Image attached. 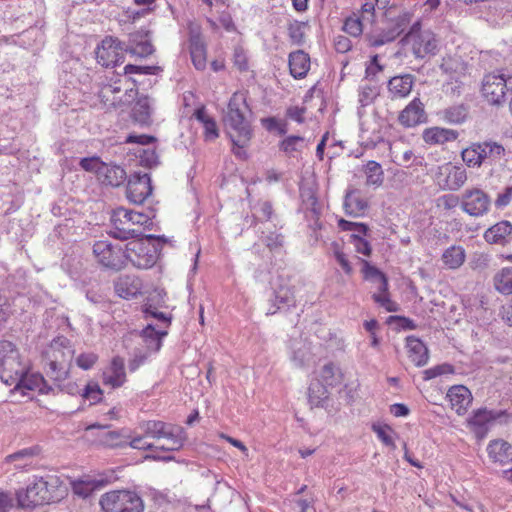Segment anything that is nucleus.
Instances as JSON below:
<instances>
[{"instance_id": "obj_10", "label": "nucleus", "mask_w": 512, "mask_h": 512, "mask_svg": "<svg viewBox=\"0 0 512 512\" xmlns=\"http://www.w3.org/2000/svg\"><path fill=\"white\" fill-rule=\"evenodd\" d=\"M268 315H273L282 309H289L296 306L294 286L288 278L279 276L273 285V298L270 300Z\"/></svg>"}, {"instance_id": "obj_3", "label": "nucleus", "mask_w": 512, "mask_h": 512, "mask_svg": "<svg viewBox=\"0 0 512 512\" xmlns=\"http://www.w3.org/2000/svg\"><path fill=\"white\" fill-rule=\"evenodd\" d=\"M27 364L23 361L18 348L10 341H0V379L11 386L26 372Z\"/></svg>"}, {"instance_id": "obj_32", "label": "nucleus", "mask_w": 512, "mask_h": 512, "mask_svg": "<svg viewBox=\"0 0 512 512\" xmlns=\"http://www.w3.org/2000/svg\"><path fill=\"white\" fill-rule=\"evenodd\" d=\"M457 137V131L439 127L426 129L423 133V139L427 143H444L447 141L455 140Z\"/></svg>"}, {"instance_id": "obj_37", "label": "nucleus", "mask_w": 512, "mask_h": 512, "mask_svg": "<svg viewBox=\"0 0 512 512\" xmlns=\"http://www.w3.org/2000/svg\"><path fill=\"white\" fill-rule=\"evenodd\" d=\"M496 291L503 295L512 294V267H504L493 277Z\"/></svg>"}, {"instance_id": "obj_12", "label": "nucleus", "mask_w": 512, "mask_h": 512, "mask_svg": "<svg viewBox=\"0 0 512 512\" xmlns=\"http://www.w3.org/2000/svg\"><path fill=\"white\" fill-rule=\"evenodd\" d=\"M151 193V179L147 173L135 172L129 177L126 195L130 202L142 204Z\"/></svg>"}, {"instance_id": "obj_60", "label": "nucleus", "mask_w": 512, "mask_h": 512, "mask_svg": "<svg viewBox=\"0 0 512 512\" xmlns=\"http://www.w3.org/2000/svg\"><path fill=\"white\" fill-rule=\"evenodd\" d=\"M397 37V33L390 31L381 35H372L368 37V44L371 47H380L385 43L392 42Z\"/></svg>"}, {"instance_id": "obj_57", "label": "nucleus", "mask_w": 512, "mask_h": 512, "mask_svg": "<svg viewBox=\"0 0 512 512\" xmlns=\"http://www.w3.org/2000/svg\"><path fill=\"white\" fill-rule=\"evenodd\" d=\"M343 29L346 33L354 37L361 35L363 31L360 19L354 17H348L345 20Z\"/></svg>"}, {"instance_id": "obj_13", "label": "nucleus", "mask_w": 512, "mask_h": 512, "mask_svg": "<svg viewBox=\"0 0 512 512\" xmlns=\"http://www.w3.org/2000/svg\"><path fill=\"white\" fill-rule=\"evenodd\" d=\"M122 84L123 80L120 78H117L115 80L111 79L108 82L100 83L98 97L100 98L104 106H106L107 108H115L126 102H129L128 99H124L126 93H122Z\"/></svg>"}, {"instance_id": "obj_51", "label": "nucleus", "mask_w": 512, "mask_h": 512, "mask_svg": "<svg viewBox=\"0 0 512 512\" xmlns=\"http://www.w3.org/2000/svg\"><path fill=\"white\" fill-rule=\"evenodd\" d=\"M255 216L261 222L273 220L274 210L269 201H259L255 206Z\"/></svg>"}, {"instance_id": "obj_25", "label": "nucleus", "mask_w": 512, "mask_h": 512, "mask_svg": "<svg viewBox=\"0 0 512 512\" xmlns=\"http://www.w3.org/2000/svg\"><path fill=\"white\" fill-rule=\"evenodd\" d=\"M127 178L123 167L116 164L105 163L100 170L99 182L106 186L119 187Z\"/></svg>"}, {"instance_id": "obj_6", "label": "nucleus", "mask_w": 512, "mask_h": 512, "mask_svg": "<svg viewBox=\"0 0 512 512\" xmlns=\"http://www.w3.org/2000/svg\"><path fill=\"white\" fill-rule=\"evenodd\" d=\"M99 504L103 512H143L141 497L129 490H114L103 494Z\"/></svg>"}, {"instance_id": "obj_2", "label": "nucleus", "mask_w": 512, "mask_h": 512, "mask_svg": "<svg viewBox=\"0 0 512 512\" xmlns=\"http://www.w3.org/2000/svg\"><path fill=\"white\" fill-rule=\"evenodd\" d=\"M62 482L56 475L33 476L26 488L16 492L21 508H34L39 505L57 502L63 497Z\"/></svg>"}, {"instance_id": "obj_42", "label": "nucleus", "mask_w": 512, "mask_h": 512, "mask_svg": "<svg viewBox=\"0 0 512 512\" xmlns=\"http://www.w3.org/2000/svg\"><path fill=\"white\" fill-rule=\"evenodd\" d=\"M324 383L320 380L312 381L308 388V397L312 405L321 406L328 399L329 392Z\"/></svg>"}, {"instance_id": "obj_53", "label": "nucleus", "mask_w": 512, "mask_h": 512, "mask_svg": "<svg viewBox=\"0 0 512 512\" xmlns=\"http://www.w3.org/2000/svg\"><path fill=\"white\" fill-rule=\"evenodd\" d=\"M104 162L100 160L99 157H89V158H82L80 160V167L87 171L94 173L99 180L100 177V170H102Z\"/></svg>"}, {"instance_id": "obj_62", "label": "nucleus", "mask_w": 512, "mask_h": 512, "mask_svg": "<svg viewBox=\"0 0 512 512\" xmlns=\"http://www.w3.org/2000/svg\"><path fill=\"white\" fill-rule=\"evenodd\" d=\"M157 70H159V67H157V66H139V65L128 64L124 67V74L129 75V74L138 73V74L150 75V74H155Z\"/></svg>"}, {"instance_id": "obj_52", "label": "nucleus", "mask_w": 512, "mask_h": 512, "mask_svg": "<svg viewBox=\"0 0 512 512\" xmlns=\"http://www.w3.org/2000/svg\"><path fill=\"white\" fill-rule=\"evenodd\" d=\"M102 394L100 386L95 382L88 383L81 392L82 397L89 400L91 404L98 403L102 398Z\"/></svg>"}, {"instance_id": "obj_63", "label": "nucleus", "mask_w": 512, "mask_h": 512, "mask_svg": "<svg viewBox=\"0 0 512 512\" xmlns=\"http://www.w3.org/2000/svg\"><path fill=\"white\" fill-rule=\"evenodd\" d=\"M376 96V89L369 85L360 86L359 90V102L362 106H367L372 102Z\"/></svg>"}, {"instance_id": "obj_33", "label": "nucleus", "mask_w": 512, "mask_h": 512, "mask_svg": "<svg viewBox=\"0 0 512 512\" xmlns=\"http://www.w3.org/2000/svg\"><path fill=\"white\" fill-rule=\"evenodd\" d=\"M466 254L462 246L453 245L442 254V261L449 269H457L465 262Z\"/></svg>"}, {"instance_id": "obj_20", "label": "nucleus", "mask_w": 512, "mask_h": 512, "mask_svg": "<svg viewBox=\"0 0 512 512\" xmlns=\"http://www.w3.org/2000/svg\"><path fill=\"white\" fill-rule=\"evenodd\" d=\"M16 388L38 391L40 394H49L54 392V388L46 382L44 377L38 373H28V369L24 372L19 380H16Z\"/></svg>"}, {"instance_id": "obj_64", "label": "nucleus", "mask_w": 512, "mask_h": 512, "mask_svg": "<svg viewBox=\"0 0 512 512\" xmlns=\"http://www.w3.org/2000/svg\"><path fill=\"white\" fill-rule=\"evenodd\" d=\"M512 201V185L507 186L504 190L498 193L495 199V206L497 208H504L508 206Z\"/></svg>"}, {"instance_id": "obj_44", "label": "nucleus", "mask_w": 512, "mask_h": 512, "mask_svg": "<svg viewBox=\"0 0 512 512\" xmlns=\"http://www.w3.org/2000/svg\"><path fill=\"white\" fill-rule=\"evenodd\" d=\"M443 119L451 124H460L465 121L468 109L465 105L459 104L448 107L442 111Z\"/></svg>"}, {"instance_id": "obj_43", "label": "nucleus", "mask_w": 512, "mask_h": 512, "mask_svg": "<svg viewBox=\"0 0 512 512\" xmlns=\"http://www.w3.org/2000/svg\"><path fill=\"white\" fill-rule=\"evenodd\" d=\"M262 242L271 252H280L284 246V235L278 231H271L268 228L262 230Z\"/></svg>"}, {"instance_id": "obj_15", "label": "nucleus", "mask_w": 512, "mask_h": 512, "mask_svg": "<svg viewBox=\"0 0 512 512\" xmlns=\"http://www.w3.org/2000/svg\"><path fill=\"white\" fill-rule=\"evenodd\" d=\"M507 83L502 75H486L482 83V94L491 104H500L506 94Z\"/></svg>"}, {"instance_id": "obj_39", "label": "nucleus", "mask_w": 512, "mask_h": 512, "mask_svg": "<svg viewBox=\"0 0 512 512\" xmlns=\"http://www.w3.org/2000/svg\"><path fill=\"white\" fill-rule=\"evenodd\" d=\"M194 115L203 124L205 139L208 141L215 140L219 136L215 120L206 113L204 108L197 109Z\"/></svg>"}, {"instance_id": "obj_54", "label": "nucleus", "mask_w": 512, "mask_h": 512, "mask_svg": "<svg viewBox=\"0 0 512 512\" xmlns=\"http://www.w3.org/2000/svg\"><path fill=\"white\" fill-rule=\"evenodd\" d=\"M372 298L388 312H396L399 309V305L390 299L388 290L386 292L375 293Z\"/></svg>"}, {"instance_id": "obj_24", "label": "nucleus", "mask_w": 512, "mask_h": 512, "mask_svg": "<svg viewBox=\"0 0 512 512\" xmlns=\"http://www.w3.org/2000/svg\"><path fill=\"white\" fill-rule=\"evenodd\" d=\"M173 426V424L165 423L163 421L150 420L143 422L141 424V429L143 430L144 436L146 437L161 439L165 438V436H168L172 440L179 441V436L173 433V430H171ZM173 442L174 444L176 443L175 441Z\"/></svg>"}, {"instance_id": "obj_46", "label": "nucleus", "mask_w": 512, "mask_h": 512, "mask_svg": "<svg viewBox=\"0 0 512 512\" xmlns=\"http://www.w3.org/2000/svg\"><path fill=\"white\" fill-rule=\"evenodd\" d=\"M319 377L321 383H324L326 386H335L340 383L338 369L333 363L325 364L321 369Z\"/></svg>"}, {"instance_id": "obj_29", "label": "nucleus", "mask_w": 512, "mask_h": 512, "mask_svg": "<svg viewBox=\"0 0 512 512\" xmlns=\"http://www.w3.org/2000/svg\"><path fill=\"white\" fill-rule=\"evenodd\" d=\"M512 235V224L509 221H500L490 227L484 234L485 240L490 244H506Z\"/></svg>"}, {"instance_id": "obj_16", "label": "nucleus", "mask_w": 512, "mask_h": 512, "mask_svg": "<svg viewBox=\"0 0 512 512\" xmlns=\"http://www.w3.org/2000/svg\"><path fill=\"white\" fill-rule=\"evenodd\" d=\"M398 120L405 127H414L426 121L424 104L414 98L399 114Z\"/></svg>"}, {"instance_id": "obj_45", "label": "nucleus", "mask_w": 512, "mask_h": 512, "mask_svg": "<svg viewBox=\"0 0 512 512\" xmlns=\"http://www.w3.org/2000/svg\"><path fill=\"white\" fill-rule=\"evenodd\" d=\"M366 184L380 186L384 180V173L379 163L369 161L365 166Z\"/></svg>"}, {"instance_id": "obj_5", "label": "nucleus", "mask_w": 512, "mask_h": 512, "mask_svg": "<svg viewBox=\"0 0 512 512\" xmlns=\"http://www.w3.org/2000/svg\"><path fill=\"white\" fill-rule=\"evenodd\" d=\"M127 243L124 250L125 261H130L135 267L147 269L152 267L157 260V250L152 241L159 239L154 235H143Z\"/></svg>"}, {"instance_id": "obj_28", "label": "nucleus", "mask_w": 512, "mask_h": 512, "mask_svg": "<svg viewBox=\"0 0 512 512\" xmlns=\"http://www.w3.org/2000/svg\"><path fill=\"white\" fill-rule=\"evenodd\" d=\"M414 78L410 74L392 77L388 82V91L392 99L408 96L412 90Z\"/></svg>"}, {"instance_id": "obj_22", "label": "nucleus", "mask_w": 512, "mask_h": 512, "mask_svg": "<svg viewBox=\"0 0 512 512\" xmlns=\"http://www.w3.org/2000/svg\"><path fill=\"white\" fill-rule=\"evenodd\" d=\"M489 458L500 465H507L512 462V446L503 439H495L487 446Z\"/></svg>"}, {"instance_id": "obj_58", "label": "nucleus", "mask_w": 512, "mask_h": 512, "mask_svg": "<svg viewBox=\"0 0 512 512\" xmlns=\"http://www.w3.org/2000/svg\"><path fill=\"white\" fill-rule=\"evenodd\" d=\"M98 360V356L93 353H82L76 358V364L83 370L91 369Z\"/></svg>"}, {"instance_id": "obj_9", "label": "nucleus", "mask_w": 512, "mask_h": 512, "mask_svg": "<svg viewBox=\"0 0 512 512\" xmlns=\"http://www.w3.org/2000/svg\"><path fill=\"white\" fill-rule=\"evenodd\" d=\"M125 45L117 38L107 36L96 49V59L104 67H115L124 62Z\"/></svg>"}, {"instance_id": "obj_35", "label": "nucleus", "mask_w": 512, "mask_h": 512, "mask_svg": "<svg viewBox=\"0 0 512 512\" xmlns=\"http://www.w3.org/2000/svg\"><path fill=\"white\" fill-rule=\"evenodd\" d=\"M132 113L135 121L140 124H148L152 113V100L148 96L139 97Z\"/></svg>"}, {"instance_id": "obj_59", "label": "nucleus", "mask_w": 512, "mask_h": 512, "mask_svg": "<svg viewBox=\"0 0 512 512\" xmlns=\"http://www.w3.org/2000/svg\"><path fill=\"white\" fill-rule=\"evenodd\" d=\"M95 489V483L92 481H78L73 484L75 494L87 498Z\"/></svg>"}, {"instance_id": "obj_40", "label": "nucleus", "mask_w": 512, "mask_h": 512, "mask_svg": "<svg viewBox=\"0 0 512 512\" xmlns=\"http://www.w3.org/2000/svg\"><path fill=\"white\" fill-rule=\"evenodd\" d=\"M440 69L444 73L457 79L460 75L465 73L466 65L460 57L447 56L443 58Z\"/></svg>"}, {"instance_id": "obj_41", "label": "nucleus", "mask_w": 512, "mask_h": 512, "mask_svg": "<svg viewBox=\"0 0 512 512\" xmlns=\"http://www.w3.org/2000/svg\"><path fill=\"white\" fill-rule=\"evenodd\" d=\"M129 436L124 435L121 431H106L104 430L99 435V441L101 444L111 447H125L127 446Z\"/></svg>"}, {"instance_id": "obj_7", "label": "nucleus", "mask_w": 512, "mask_h": 512, "mask_svg": "<svg viewBox=\"0 0 512 512\" xmlns=\"http://www.w3.org/2000/svg\"><path fill=\"white\" fill-rule=\"evenodd\" d=\"M66 338H57L52 341L47 352L49 359V370L47 374L57 384L63 382L68 375L67 359L71 358L72 350L67 346Z\"/></svg>"}, {"instance_id": "obj_8", "label": "nucleus", "mask_w": 512, "mask_h": 512, "mask_svg": "<svg viewBox=\"0 0 512 512\" xmlns=\"http://www.w3.org/2000/svg\"><path fill=\"white\" fill-rule=\"evenodd\" d=\"M93 253L98 263L106 268L120 270L125 265L124 250L119 244L105 240L97 241L93 245Z\"/></svg>"}, {"instance_id": "obj_11", "label": "nucleus", "mask_w": 512, "mask_h": 512, "mask_svg": "<svg viewBox=\"0 0 512 512\" xmlns=\"http://www.w3.org/2000/svg\"><path fill=\"white\" fill-rule=\"evenodd\" d=\"M131 210L123 207L114 210L111 216L112 228L110 235L119 240H128L142 236V230L132 224Z\"/></svg>"}, {"instance_id": "obj_38", "label": "nucleus", "mask_w": 512, "mask_h": 512, "mask_svg": "<svg viewBox=\"0 0 512 512\" xmlns=\"http://www.w3.org/2000/svg\"><path fill=\"white\" fill-rule=\"evenodd\" d=\"M166 331L156 330L151 324H148L142 331V338L149 351L156 352L161 347V339L166 336Z\"/></svg>"}, {"instance_id": "obj_36", "label": "nucleus", "mask_w": 512, "mask_h": 512, "mask_svg": "<svg viewBox=\"0 0 512 512\" xmlns=\"http://www.w3.org/2000/svg\"><path fill=\"white\" fill-rule=\"evenodd\" d=\"M448 172L446 174L445 183L443 187L448 190H458L461 188L466 180H467V174L465 169L458 166H452L447 168Z\"/></svg>"}, {"instance_id": "obj_50", "label": "nucleus", "mask_w": 512, "mask_h": 512, "mask_svg": "<svg viewBox=\"0 0 512 512\" xmlns=\"http://www.w3.org/2000/svg\"><path fill=\"white\" fill-rule=\"evenodd\" d=\"M125 49L126 52L139 57H147L154 52L153 45L147 40L138 42L136 44L127 45L125 46Z\"/></svg>"}, {"instance_id": "obj_48", "label": "nucleus", "mask_w": 512, "mask_h": 512, "mask_svg": "<svg viewBox=\"0 0 512 512\" xmlns=\"http://www.w3.org/2000/svg\"><path fill=\"white\" fill-rule=\"evenodd\" d=\"M304 22L293 21L288 25V36L293 44L302 45L304 43L305 36Z\"/></svg>"}, {"instance_id": "obj_14", "label": "nucleus", "mask_w": 512, "mask_h": 512, "mask_svg": "<svg viewBox=\"0 0 512 512\" xmlns=\"http://www.w3.org/2000/svg\"><path fill=\"white\" fill-rule=\"evenodd\" d=\"M463 210L471 216H482L490 206V198L480 189L466 191L461 204Z\"/></svg>"}, {"instance_id": "obj_26", "label": "nucleus", "mask_w": 512, "mask_h": 512, "mask_svg": "<svg viewBox=\"0 0 512 512\" xmlns=\"http://www.w3.org/2000/svg\"><path fill=\"white\" fill-rule=\"evenodd\" d=\"M290 74L295 79L304 78L310 70V57L303 50H297L289 54L288 59Z\"/></svg>"}, {"instance_id": "obj_23", "label": "nucleus", "mask_w": 512, "mask_h": 512, "mask_svg": "<svg viewBox=\"0 0 512 512\" xmlns=\"http://www.w3.org/2000/svg\"><path fill=\"white\" fill-rule=\"evenodd\" d=\"M115 292L124 299L136 297L142 289L141 280L134 275L120 276L114 284Z\"/></svg>"}, {"instance_id": "obj_61", "label": "nucleus", "mask_w": 512, "mask_h": 512, "mask_svg": "<svg viewBox=\"0 0 512 512\" xmlns=\"http://www.w3.org/2000/svg\"><path fill=\"white\" fill-rule=\"evenodd\" d=\"M411 17V13L403 12L396 18L394 27L389 31L391 33H397V36H399L411 22Z\"/></svg>"}, {"instance_id": "obj_30", "label": "nucleus", "mask_w": 512, "mask_h": 512, "mask_svg": "<svg viewBox=\"0 0 512 512\" xmlns=\"http://www.w3.org/2000/svg\"><path fill=\"white\" fill-rule=\"evenodd\" d=\"M406 347L408 349V357L411 362L418 367L427 364L429 359L428 349L420 339L414 336L407 337Z\"/></svg>"}, {"instance_id": "obj_55", "label": "nucleus", "mask_w": 512, "mask_h": 512, "mask_svg": "<svg viewBox=\"0 0 512 512\" xmlns=\"http://www.w3.org/2000/svg\"><path fill=\"white\" fill-rule=\"evenodd\" d=\"M476 143L462 151V159L469 167H479L480 158Z\"/></svg>"}, {"instance_id": "obj_49", "label": "nucleus", "mask_w": 512, "mask_h": 512, "mask_svg": "<svg viewBox=\"0 0 512 512\" xmlns=\"http://www.w3.org/2000/svg\"><path fill=\"white\" fill-rule=\"evenodd\" d=\"M304 138L300 136H289L281 142L280 148L288 156L293 157L295 152L302 149Z\"/></svg>"}, {"instance_id": "obj_27", "label": "nucleus", "mask_w": 512, "mask_h": 512, "mask_svg": "<svg viewBox=\"0 0 512 512\" xmlns=\"http://www.w3.org/2000/svg\"><path fill=\"white\" fill-rule=\"evenodd\" d=\"M343 206L347 215L359 217L364 215L368 202L359 190L353 189L346 193Z\"/></svg>"}, {"instance_id": "obj_17", "label": "nucleus", "mask_w": 512, "mask_h": 512, "mask_svg": "<svg viewBox=\"0 0 512 512\" xmlns=\"http://www.w3.org/2000/svg\"><path fill=\"white\" fill-rule=\"evenodd\" d=\"M126 380L124 359L120 356L113 357L109 367L103 372L104 385L115 389L123 386Z\"/></svg>"}, {"instance_id": "obj_1", "label": "nucleus", "mask_w": 512, "mask_h": 512, "mask_svg": "<svg viewBox=\"0 0 512 512\" xmlns=\"http://www.w3.org/2000/svg\"><path fill=\"white\" fill-rule=\"evenodd\" d=\"M250 112L243 93L235 92L228 103L227 111L224 116V124L227 133L234 146V154L239 157H245L244 148L249 144L252 137V129L247 119Z\"/></svg>"}, {"instance_id": "obj_47", "label": "nucleus", "mask_w": 512, "mask_h": 512, "mask_svg": "<svg viewBox=\"0 0 512 512\" xmlns=\"http://www.w3.org/2000/svg\"><path fill=\"white\" fill-rule=\"evenodd\" d=\"M171 430H173V433L177 434L179 437V441L175 440V444H174V440H172L170 437L168 436H165L164 439L167 440V445H163V446H158L157 449H161V450H164V451H177L179 449H181L184 445V442L186 441V433L184 431V429L180 426H177V425H174Z\"/></svg>"}, {"instance_id": "obj_4", "label": "nucleus", "mask_w": 512, "mask_h": 512, "mask_svg": "<svg viewBox=\"0 0 512 512\" xmlns=\"http://www.w3.org/2000/svg\"><path fill=\"white\" fill-rule=\"evenodd\" d=\"M403 47L408 48L417 59H424L427 55H435L438 40L430 30H422L420 22H415L408 33L401 39Z\"/></svg>"}, {"instance_id": "obj_31", "label": "nucleus", "mask_w": 512, "mask_h": 512, "mask_svg": "<svg viewBox=\"0 0 512 512\" xmlns=\"http://www.w3.org/2000/svg\"><path fill=\"white\" fill-rule=\"evenodd\" d=\"M291 360L297 367H305L311 361L310 344L302 339H295L291 343Z\"/></svg>"}, {"instance_id": "obj_56", "label": "nucleus", "mask_w": 512, "mask_h": 512, "mask_svg": "<svg viewBox=\"0 0 512 512\" xmlns=\"http://www.w3.org/2000/svg\"><path fill=\"white\" fill-rule=\"evenodd\" d=\"M338 226L344 231H352L356 235H366L368 231L367 225L364 223L351 222L344 219L338 221Z\"/></svg>"}, {"instance_id": "obj_21", "label": "nucleus", "mask_w": 512, "mask_h": 512, "mask_svg": "<svg viewBox=\"0 0 512 512\" xmlns=\"http://www.w3.org/2000/svg\"><path fill=\"white\" fill-rule=\"evenodd\" d=\"M447 398L458 415H463L472 402L470 390L463 385L451 387L448 390Z\"/></svg>"}, {"instance_id": "obj_18", "label": "nucleus", "mask_w": 512, "mask_h": 512, "mask_svg": "<svg viewBox=\"0 0 512 512\" xmlns=\"http://www.w3.org/2000/svg\"><path fill=\"white\" fill-rule=\"evenodd\" d=\"M189 49L194 67L200 71L204 70L207 64V49L204 40L198 31H190Z\"/></svg>"}, {"instance_id": "obj_34", "label": "nucleus", "mask_w": 512, "mask_h": 512, "mask_svg": "<svg viewBox=\"0 0 512 512\" xmlns=\"http://www.w3.org/2000/svg\"><path fill=\"white\" fill-rule=\"evenodd\" d=\"M363 273L366 280L377 285L379 292H386L388 290V279L385 274L367 261H363Z\"/></svg>"}, {"instance_id": "obj_19", "label": "nucleus", "mask_w": 512, "mask_h": 512, "mask_svg": "<svg viewBox=\"0 0 512 512\" xmlns=\"http://www.w3.org/2000/svg\"><path fill=\"white\" fill-rule=\"evenodd\" d=\"M504 414V411L487 410L486 408L478 409L473 413L469 420V424L473 426L475 433L479 437H484L486 435L488 425Z\"/></svg>"}]
</instances>
